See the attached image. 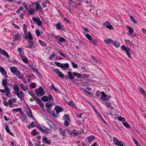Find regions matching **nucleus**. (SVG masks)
<instances>
[{"instance_id":"obj_35","label":"nucleus","mask_w":146,"mask_h":146,"mask_svg":"<svg viewBox=\"0 0 146 146\" xmlns=\"http://www.w3.org/2000/svg\"><path fill=\"white\" fill-rule=\"evenodd\" d=\"M5 129L7 132L9 133L11 135H13V134L10 131L8 126L7 125L5 126Z\"/></svg>"},{"instance_id":"obj_31","label":"nucleus","mask_w":146,"mask_h":146,"mask_svg":"<svg viewBox=\"0 0 146 146\" xmlns=\"http://www.w3.org/2000/svg\"><path fill=\"white\" fill-rule=\"evenodd\" d=\"M139 90H140V91L141 92V93L144 96L145 94V90H144L143 88H139Z\"/></svg>"},{"instance_id":"obj_17","label":"nucleus","mask_w":146,"mask_h":146,"mask_svg":"<svg viewBox=\"0 0 146 146\" xmlns=\"http://www.w3.org/2000/svg\"><path fill=\"white\" fill-rule=\"evenodd\" d=\"M113 44L115 47L117 48L119 46L120 44L119 42L116 41H113Z\"/></svg>"},{"instance_id":"obj_58","label":"nucleus","mask_w":146,"mask_h":146,"mask_svg":"<svg viewBox=\"0 0 146 146\" xmlns=\"http://www.w3.org/2000/svg\"><path fill=\"white\" fill-rule=\"evenodd\" d=\"M106 27L110 29H113L112 26L111 25H108L106 26Z\"/></svg>"},{"instance_id":"obj_61","label":"nucleus","mask_w":146,"mask_h":146,"mask_svg":"<svg viewBox=\"0 0 146 146\" xmlns=\"http://www.w3.org/2000/svg\"><path fill=\"white\" fill-rule=\"evenodd\" d=\"M41 131H42V133L45 135H47L48 134V132L46 131V130H44V129H43Z\"/></svg>"},{"instance_id":"obj_12","label":"nucleus","mask_w":146,"mask_h":146,"mask_svg":"<svg viewBox=\"0 0 146 146\" xmlns=\"http://www.w3.org/2000/svg\"><path fill=\"white\" fill-rule=\"evenodd\" d=\"M0 53H1L2 54L6 56L7 58H9V56L7 52L5 50L1 49L0 48Z\"/></svg>"},{"instance_id":"obj_19","label":"nucleus","mask_w":146,"mask_h":146,"mask_svg":"<svg viewBox=\"0 0 146 146\" xmlns=\"http://www.w3.org/2000/svg\"><path fill=\"white\" fill-rule=\"evenodd\" d=\"M14 38L15 40H18L21 38V35L19 34L15 35L14 36Z\"/></svg>"},{"instance_id":"obj_55","label":"nucleus","mask_w":146,"mask_h":146,"mask_svg":"<svg viewBox=\"0 0 146 146\" xmlns=\"http://www.w3.org/2000/svg\"><path fill=\"white\" fill-rule=\"evenodd\" d=\"M35 4L36 5V9H40L41 8V7L39 4L37 3H36Z\"/></svg>"},{"instance_id":"obj_25","label":"nucleus","mask_w":146,"mask_h":146,"mask_svg":"<svg viewBox=\"0 0 146 146\" xmlns=\"http://www.w3.org/2000/svg\"><path fill=\"white\" fill-rule=\"evenodd\" d=\"M1 73L5 78H7L8 77L7 72L5 70Z\"/></svg>"},{"instance_id":"obj_64","label":"nucleus","mask_w":146,"mask_h":146,"mask_svg":"<svg viewBox=\"0 0 146 146\" xmlns=\"http://www.w3.org/2000/svg\"><path fill=\"white\" fill-rule=\"evenodd\" d=\"M105 105L106 106L107 108H109L111 107V104L109 102L106 103L105 104Z\"/></svg>"},{"instance_id":"obj_5","label":"nucleus","mask_w":146,"mask_h":146,"mask_svg":"<svg viewBox=\"0 0 146 146\" xmlns=\"http://www.w3.org/2000/svg\"><path fill=\"white\" fill-rule=\"evenodd\" d=\"M121 48L123 50H125L126 51L127 55L130 58L131 57V55L129 52L130 50L129 48L127 46L123 45L121 46Z\"/></svg>"},{"instance_id":"obj_14","label":"nucleus","mask_w":146,"mask_h":146,"mask_svg":"<svg viewBox=\"0 0 146 146\" xmlns=\"http://www.w3.org/2000/svg\"><path fill=\"white\" fill-rule=\"evenodd\" d=\"M15 75H16L19 79H22L23 78V75L19 71Z\"/></svg>"},{"instance_id":"obj_28","label":"nucleus","mask_w":146,"mask_h":146,"mask_svg":"<svg viewBox=\"0 0 146 146\" xmlns=\"http://www.w3.org/2000/svg\"><path fill=\"white\" fill-rule=\"evenodd\" d=\"M23 30L24 33H27V27L26 25V24H24L23 25Z\"/></svg>"},{"instance_id":"obj_6","label":"nucleus","mask_w":146,"mask_h":146,"mask_svg":"<svg viewBox=\"0 0 146 146\" xmlns=\"http://www.w3.org/2000/svg\"><path fill=\"white\" fill-rule=\"evenodd\" d=\"M32 19L39 26H41L42 25V22L40 20L39 18H36L34 17H33Z\"/></svg>"},{"instance_id":"obj_38","label":"nucleus","mask_w":146,"mask_h":146,"mask_svg":"<svg viewBox=\"0 0 146 146\" xmlns=\"http://www.w3.org/2000/svg\"><path fill=\"white\" fill-rule=\"evenodd\" d=\"M42 100L44 102H46L48 101V98L47 96H44L42 98Z\"/></svg>"},{"instance_id":"obj_44","label":"nucleus","mask_w":146,"mask_h":146,"mask_svg":"<svg viewBox=\"0 0 146 146\" xmlns=\"http://www.w3.org/2000/svg\"><path fill=\"white\" fill-rule=\"evenodd\" d=\"M23 62L26 63H28V59L25 56L23 58H22Z\"/></svg>"},{"instance_id":"obj_52","label":"nucleus","mask_w":146,"mask_h":146,"mask_svg":"<svg viewBox=\"0 0 146 146\" xmlns=\"http://www.w3.org/2000/svg\"><path fill=\"white\" fill-rule=\"evenodd\" d=\"M64 117L67 120H69V115L68 114H65L64 116Z\"/></svg>"},{"instance_id":"obj_50","label":"nucleus","mask_w":146,"mask_h":146,"mask_svg":"<svg viewBox=\"0 0 146 146\" xmlns=\"http://www.w3.org/2000/svg\"><path fill=\"white\" fill-rule=\"evenodd\" d=\"M38 103L40 104V105L42 107V108L44 107V104L43 102H42L41 100H38Z\"/></svg>"},{"instance_id":"obj_10","label":"nucleus","mask_w":146,"mask_h":146,"mask_svg":"<svg viewBox=\"0 0 146 146\" xmlns=\"http://www.w3.org/2000/svg\"><path fill=\"white\" fill-rule=\"evenodd\" d=\"M26 113L28 116L32 118H33L34 117L32 115V112L31 109L28 108L27 111Z\"/></svg>"},{"instance_id":"obj_18","label":"nucleus","mask_w":146,"mask_h":146,"mask_svg":"<svg viewBox=\"0 0 146 146\" xmlns=\"http://www.w3.org/2000/svg\"><path fill=\"white\" fill-rule=\"evenodd\" d=\"M68 3L69 4L71 5L73 7H76V4L75 2L73 0H70Z\"/></svg>"},{"instance_id":"obj_34","label":"nucleus","mask_w":146,"mask_h":146,"mask_svg":"<svg viewBox=\"0 0 146 146\" xmlns=\"http://www.w3.org/2000/svg\"><path fill=\"white\" fill-rule=\"evenodd\" d=\"M88 142H90L92 141H93L95 139V138L94 137L92 136L88 137Z\"/></svg>"},{"instance_id":"obj_43","label":"nucleus","mask_w":146,"mask_h":146,"mask_svg":"<svg viewBox=\"0 0 146 146\" xmlns=\"http://www.w3.org/2000/svg\"><path fill=\"white\" fill-rule=\"evenodd\" d=\"M21 109L20 108H14L13 109V111H15V112H18V111H21Z\"/></svg>"},{"instance_id":"obj_2","label":"nucleus","mask_w":146,"mask_h":146,"mask_svg":"<svg viewBox=\"0 0 146 146\" xmlns=\"http://www.w3.org/2000/svg\"><path fill=\"white\" fill-rule=\"evenodd\" d=\"M35 91L38 96H42L45 94L44 90L41 86L38 89H35Z\"/></svg>"},{"instance_id":"obj_33","label":"nucleus","mask_w":146,"mask_h":146,"mask_svg":"<svg viewBox=\"0 0 146 146\" xmlns=\"http://www.w3.org/2000/svg\"><path fill=\"white\" fill-rule=\"evenodd\" d=\"M69 67V65L68 64L65 63L64 64H63V68L64 69H65V68H68Z\"/></svg>"},{"instance_id":"obj_24","label":"nucleus","mask_w":146,"mask_h":146,"mask_svg":"<svg viewBox=\"0 0 146 146\" xmlns=\"http://www.w3.org/2000/svg\"><path fill=\"white\" fill-rule=\"evenodd\" d=\"M13 88L15 92H18L19 91V88L17 85H15L13 86Z\"/></svg>"},{"instance_id":"obj_21","label":"nucleus","mask_w":146,"mask_h":146,"mask_svg":"<svg viewBox=\"0 0 146 146\" xmlns=\"http://www.w3.org/2000/svg\"><path fill=\"white\" fill-rule=\"evenodd\" d=\"M104 41L105 43L108 44L112 42L113 40L111 38H109L107 39H105Z\"/></svg>"},{"instance_id":"obj_3","label":"nucleus","mask_w":146,"mask_h":146,"mask_svg":"<svg viewBox=\"0 0 146 146\" xmlns=\"http://www.w3.org/2000/svg\"><path fill=\"white\" fill-rule=\"evenodd\" d=\"M46 122L50 127L51 128L55 130H56L57 129V127L53 123L51 120L47 119L46 120Z\"/></svg>"},{"instance_id":"obj_49","label":"nucleus","mask_w":146,"mask_h":146,"mask_svg":"<svg viewBox=\"0 0 146 146\" xmlns=\"http://www.w3.org/2000/svg\"><path fill=\"white\" fill-rule=\"evenodd\" d=\"M56 55L55 54L54 52H53L52 54L50 55V57L49 58V59H51L54 56Z\"/></svg>"},{"instance_id":"obj_40","label":"nucleus","mask_w":146,"mask_h":146,"mask_svg":"<svg viewBox=\"0 0 146 146\" xmlns=\"http://www.w3.org/2000/svg\"><path fill=\"white\" fill-rule=\"evenodd\" d=\"M56 29L58 30H61L62 29L61 26L59 24H56Z\"/></svg>"},{"instance_id":"obj_53","label":"nucleus","mask_w":146,"mask_h":146,"mask_svg":"<svg viewBox=\"0 0 146 146\" xmlns=\"http://www.w3.org/2000/svg\"><path fill=\"white\" fill-rule=\"evenodd\" d=\"M96 115L99 118H100L101 119V120H103V118L101 115L98 112L96 113Z\"/></svg>"},{"instance_id":"obj_20","label":"nucleus","mask_w":146,"mask_h":146,"mask_svg":"<svg viewBox=\"0 0 146 146\" xmlns=\"http://www.w3.org/2000/svg\"><path fill=\"white\" fill-rule=\"evenodd\" d=\"M43 140L48 144H50V140H48V138L45 137H44L43 138Z\"/></svg>"},{"instance_id":"obj_37","label":"nucleus","mask_w":146,"mask_h":146,"mask_svg":"<svg viewBox=\"0 0 146 146\" xmlns=\"http://www.w3.org/2000/svg\"><path fill=\"white\" fill-rule=\"evenodd\" d=\"M55 63L56 64L57 66H59L62 68H63V64L57 62H55Z\"/></svg>"},{"instance_id":"obj_16","label":"nucleus","mask_w":146,"mask_h":146,"mask_svg":"<svg viewBox=\"0 0 146 146\" xmlns=\"http://www.w3.org/2000/svg\"><path fill=\"white\" fill-rule=\"evenodd\" d=\"M46 107L47 108V110L48 112L51 113L52 112V110H51V106L50 104H46Z\"/></svg>"},{"instance_id":"obj_23","label":"nucleus","mask_w":146,"mask_h":146,"mask_svg":"<svg viewBox=\"0 0 146 146\" xmlns=\"http://www.w3.org/2000/svg\"><path fill=\"white\" fill-rule=\"evenodd\" d=\"M73 75L77 76V78H81L82 77V74H81L78 73L76 72H74Z\"/></svg>"},{"instance_id":"obj_4","label":"nucleus","mask_w":146,"mask_h":146,"mask_svg":"<svg viewBox=\"0 0 146 146\" xmlns=\"http://www.w3.org/2000/svg\"><path fill=\"white\" fill-rule=\"evenodd\" d=\"M25 36L24 37L26 39H28L29 40H33V38L32 35L30 31L28 33H24Z\"/></svg>"},{"instance_id":"obj_39","label":"nucleus","mask_w":146,"mask_h":146,"mask_svg":"<svg viewBox=\"0 0 146 146\" xmlns=\"http://www.w3.org/2000/svg\"><path fill=\"white\" fill-rule=\"evenodd\" d=\"M50 87L52 89H53L54 90L55 92H58V89L55 88V87H54V86L53 84H52V85Z\"/></svg>"},{"instance_id":"obj_9","label":"nucleus","mask_w":146,"mask_h":146,"mask_svg":"<svg viewBox=\"0 0 146 146\" xmlns=\"http://www.w3.org/2000/svg\"><path fill=\"white\" fill-rule=\"evenodd\" d=\"M67 131L68 134L72 136H74L75 137L78 134V133L74 131H71L69 129H67Z\"/></svg>"},{"instance_id":"obj_63","label":"nucleus","mask_w":146,"mask_h":146,"mask_svg":"<svg viewBox=\"0 0 146 146\" xmlns=\"http://www.w3.org/2000/svg\"><path fill=\"white\" fill-rule=\"evenodd\" d=\"M30 87L32 88H35L36 87L35 84L33 83H32L30 85Z\"/></svg>"},{"instance_id":"obj_7","label":"nucleus","mask_w":146,"mask_h":146,"mask_svg":"<svg viewBox=\"0 0 146 146\" xmlns=\"http://www.w3.org/2000/svg\"><path fill=\"white\" fill-rule=\"evenodd\" d=\"M15 94L21 99L24 97V94L22 91L19 92H15Z\"/></svg>"},{"instance_id":"obj_30","label":"nucleus","mask_w":146,"mask_h":146,"mask_svg":"<svg viewBox=\"0 0 146 146\" xmlns=\"http://www.w3.org/2000/svg\"><path fill=\"white\" fill-rule=\"evenodd\" d=\"M53 71L55 72L58 76L62 72L59 71V70L58 69H55L53 70Z\"/></svg>"},{"instance_id":"obj_42","label":"nucleus","mask_w":146,"mask_h":146,"mask_svg":"<svg viewBox=\"0 0 146 146\" xmlns=\"http://www.w3.org/2000/svg\"><path fill=\"white\" fill-rule=\"evenodd\" d=\"M35 10L33 9H31L29 10V13L30 15H32L34 13Z\"/></svg>"},{"instance_id":"obj_32","label":"nucleus","mask_w":146,"mask_h":146,"mask_svg":"<svg viewBox=\"0 0 146 146\" xmlns=\"http://www.w3.org/2000/svg\"><path fill=\"white\" fill-rule=\"evenodd\" d=\"M31 69H32L33 71L35 72L38 71V69L36 66H32L31 67Z\"/></svg>"},{"instance_id":"obj_48","label":"nucleus","mask_w":146,"mask_h":146,"mask_svg":"<svg viewBox=\"0 0 146 146\" xmlns=\"http://www.w3.org/2000/svg\"><path fill=\"white\" fill-rule=\"evenodd\" d=\"M123 125L127 128H129L130 127V125L128 124L126 122H123Z\"/></svg>"},{"instance_id":"obj_26","label":"nucleus","mask_w":146,"mask_h":146,"mask_svg":"<svg viewBox=\"0 0 146 146\" xmlns=\"http://www.w3.org/2000/svg\"><path fill=\"white\" fill-rule=\"evenodd\" d=\"M38 42L39 44L42 46L45 47L46 46V44L42 41V40H39Z\"/></svg>"},{"instance_id":"obj_59","label":"nucleus","mask_w":146,"mask_h":146,"mask_svg":"<svg viewBox=\"0 0 146 146\" xmlns=\"http://www.w3.org/2000/svg\"><path fill=\"white\" fill-rule=\"evenodd\" d=\"M27 117L26 115H25L23 117V119L22 120V121L23 122H26L27 121Z\"/></svg>"},{"instance_id":"obj_51","label":"nucleus","mask_w":146,"mask_h":146,"mask_svg":"<svg viewBox=\"0 0 146 146\" xmlns=\"http://www.w3.org/2000/svg\"><path fill=\"white\" fill-rule=\"evenodd\" d=\"M19 55L20 57V58L21 59L23 58L24 57H25V56L24 52H22L21 53H19Z\"/></svg>"},{"instance_id":"obj_45","label":"nucleus","mask_w":146,"mask_h":146,"mask_svg":"<svg viewBox=\"0 0 146 146\" xmlns=\"http://www.w3.org/2000/svg\"><path fill=\"white\" fill-rule=\"evenodd\" d=\"M61 134L63 136H65L66 132L65 131L60 129V131Z\"/></svg>"},{"instance_id":"obj_8","label":"nucleus","mask_w":146,"mask_h":146,"mask_svg":"<svg viewBox=\"0 0 146 146\" xmlns=\"http://www.w3.org/2000/svg\"><path fill=\"white\" fill-rule=\"evenodd\" d=\"M10 70L11 72L14 75L19 71L18 70L17 68L14 67H11Z\"/></svg>"},{"instance_id":"obj_22","label":"nucleus","mask_w":146,"mask_h":146,"mask_svg":"<svg viewBox=\"0 0 146 146\" xmlns=\"http://www.w3.org/2000/svg\"><path fill=\"white\" fill-rule=\"evenodd\" d=\"M125 44L127 45H128L129 46H131L132 45V41H130L129 40L125 39Z\"/></svg>"},{"instance_id":"obj_11","label":"nucleus","mask_w":146,"mask_h":146,"mask_svg":"<svg viewBox=\"0 0 146 146\" xmlns=\"http://www.w3.org/2000/svg\"><path fill=\"white\" fill-rule=\"evenodd\" d=\"M55 109L57 113H58L62 111H63V109L61 107L57 106L55 108Z\"/></svg>"},{"instance_id":"obj_41","label":"nucleus","mask_w":146,"mask_h":146,"mask_svg":"<svg viewBox=\"0 0 146 146\" xmlns=\"http://www.w3.org/2000/svg\"><path fill=\"white\" fill-rule=\"evenodd\" d=\"M29 94L34 99H35L34 95V92L32 91H30L29 92Z\"/></svg>"},{"instance_id":"obj_46","label":"nucleus","mask_w":146,"mask_h":146,"mask_svg":"<svg viewBox=\"0 0 146 146\" xmlns=\"http://www.w3.org/2000/svg\"><path fill=\"white\" fill-rule=\"evenodd\" d=\"M89 75L85 74H84L82 75V77H81V78H87L89 77Z\"/></svg>"},{"instance_id":"obj_56","label":"nucleus","mask_w":146,"mask_h":146,"mask_svg":"<svg viewBox=\"0 0 146 146\" xmlns=\"http://www.w3.org/2000/svg\"><path fill=\"white\" fill-rule=\"evenodd\" d=\"M71 64L72 66V67L74 68H76L78 67L77 65L75 64V63H74V62H72Z\"/></svg>"},{"instance_id":"obj_15","label":"nucleus","mask_w":146,"mask_h":146,"mask_svg":"<svg viewBox=\"0 0 146 146\" xmlns=\"http://www.w3.org/2000/svg\"><path fill=\"white\" fill-rule=\"evenodd\" d=\"M102 94V96L100 97V99L102 100H109L108 99H107V98H106L105 99H104L103 97H106L107 96L105 94V93L104 92H101Z\"/></svg>"},{"instance_id":"obj_57","label":"nucleus","mask_w":146,"mask_h":146,"mask_svg":"<svg viewBox=\"0 0 146 146\" xmlns=\"http://www.w3.org/2000/svg\"><path fill=\"white\" fill-rule=\"evenodd\" d=\"M91 42L94 45H95L97 44V42L96 40H91Z\"/></svg>"},{"instance_id":"obj_13","label":"nucleus","mask_w":146,"mask_h":146,"mask_svg":"<svg viewBox=\"0 0 146 146\" xmlns=\"http://www.w3.org/2000/svg\"><path fill=\"white\" fill-rule=\"evenodd\" d=\"M68 74L70 79L72 81L73 80L74 78V76H75L73 75V72H68Z\"/></svg>"},{"instance_id":"obj_54","label":"nucleus","mask_w":146,"mask_h":146,"mask_svg":"<svg viewBox=\"0 0 146 146\" xmlns=\"http://www.w3.org/2000/svg\"><path fill=\"white\" fill-rule=\"evenodd\" d=\"M86 36L89 40H92V38L89 34H86Z\"/></svg>"},{"instance_id":"obj_29","label":"nucleus","mask_w":146,"mask_h":146,"mask_svg":"<svg viewBox=\"0 0 146 146\" xmlns=\"http://www.w3.org/2000/svg\"><path fill=\"white\" fill-rule=\"evenodd\" d=\"M20 86L23 89L24 91H25L27 90V87L25 86L23 84H21Z\"/></svg>"},{"instance_id":"obj_27","label":"nucleus","mask_w":146,"mask_h":146,"mask_svg":"<svg viewBox=\"0 0 146 146\" xmlns=\"http://www.w3.org/2000/svg\"><path fill=\"white\" fill-rule=\"evenodd\" d=\"M118 119L120 121H122V122L123 123V122H125V119L121 117V116H119L118 117Z\"/></svg>"},{"instance_id":"obj_1","label":"nucleus","mask_w":146,"mask_h":146,"mask_svg":"<svg viewBox=\"0 0 146 146\" xmlns=\"http://www.w3.org/2000/svg\"><path fill=\"white\" fill-rule=\"evenodd\" d=\"M8 82L6 79H3L2 80V85L4 86V89L6 91L5 95L8 97L10 94V89L8 87L7 85Z\"/></svg>"},{"instance_id":"obj_36","label":"nucleus","mask_w":146,"mask_h":146,"mask_svg":"<svg viewBox=\"0 0 146 146\" xmlns=\"http://www.w3.org/2000/svg\"><path fill=\"white\" fill-rule=\"evenodd\" d=\"M130 18L131 19V20L133 22V23H134L136 24L137 23V22L135 20L134 17L133 16H130Z\"/></svg>"},{"instance_id":"obj_47","label":"nucleus","mask_w":146,"mask_h":146,"mask_svg":"<svg viewBox=\"0 0 146 146\" xmlns=\"http://www.w3.org/2000/svg\"><path fill=\"white\" fill-rule=\"evenodd\" d=\"M28 44L30 46H32L33 45V40H29L28 41Z\"/></svg>"},{"instance_id":"obj_62","label":"nucleus","mask_w":146,"mask_h":146,"mask_svg":"<svg viewBox=\"0 0 146 146\" xmlns=\"http://www.w3.org/2000/svg\"><path fill=\"white\" fill-rule=\"evenodd\" d=\"M58 76L60 78H61L62 79L64 78V75L62 74V72L60 74H59Z\"/></svg>"},{"instance_id":"obj_60","label":"nucleus","mask_w":146,"mask_h":146,"mask_svg":"<svg viewBox=\"0 0 146 146\" xmlns=\"http://www.w3.org/2000/svg\"><path fill=\"white\" fill-rule=\"evenodd\" d=\"M58 54L61 55L62 56L65 57V54L63 53H62V52L60 50H59L58 52Z\"/></svg>"}]
</instances>
